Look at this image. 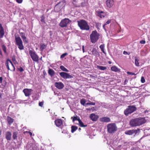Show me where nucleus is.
Instances as JSON below:
<instances>
[{
	"instance_id": "nucleus-1",
	"label": "nucleus",
	"mask_w": 150,
	"mask_h": 150,
	"mask_svg": "<svg viewBox=\"0 0 150 150\" xmlns=\"http://www.w3.org/2000/svg\"><path fill=\"white\" fill-rule=\"evenodd\" d=\"M146 120L144 118H137L133 119L129 122L130 125L132 127L139 126L145 123Z\"/></svg>"
},
{
	"instance_id": "nucleus-2",
	"label": "nucleus",
	"mask_w": 150,
	"mask_h": 150,
	"mask_svg": "<svg viewBox=\"0 0 150 150\" xmlns=\"http://www.w3.org/2000/svg\"><path fill=\"white\" fill-rule=\"evenodd\" d=\"M79 26L82 30H88L90 29V27L87 23L84 20H81L77 21Z\"/></svg>"
},
{
	"instance_id": "nucleus-3",
	"label": "nucleus",
	"mask_w": 150,
	"mask_h": 150,
	"mask_svg": "<svg viewBox=\"0 0 150 150\" xmlns=\"http://www.w3.org/2000/svg\"><path fill=\"white\" fill-rule=\"evenodd\" d=\"M99 34L96 30L93 31L90 35V39L92 43H95L98 40Z\"/></svg>"
},
{
	"instance_id": "nucleus-4",
	"label": "nucleus",
	"mask_w": 150,
	"mask_h": 150,
	"mask_svg": "<svg viewBox=\"0 0 150 150\" xmlns=\"http://www.w3.org/2000/svg\"><path fill=\"white\" fill-rule=\"evenodd\" d=\"M107 131L109 133H112L116 131L117 127L115 123H110L107 125Z\"/></svg>"
},
{
	"instance_id": "nucleus-5",
	"label": "nucleus",
	"mask_w": 150,
	"mask_h": 150,
	"mask_svg": "<svg viewBox=\"0 0 150 150\" xmlns=\"http://www.w3.org/2000/svg\"><path fill=\"white\" fill-rule=\"evenodd\" d=\"M16 44L18 46L20 50L24 49V47L23 45V42L20 37L19 36H15Z\"/></svg>"
},
{
	"instance_id": "nucleus-6",
	"label": "nucleus",
	"mask_w": 150,
	"mask_h": 150,
	"mask_svg": "<svg viewBox=\"0 0 150 150\" xmlns=\"http://www.w3.org/2000/svg\"><path fill=\"white\" fill-rule=\"evenodd\" d=\"M136 108L134 106H129L124 111V114L126 116L131 114L136 110Z\"/></svg>"
},
{
	"instance_id": "nucleus-7",
	"label": "nucleus",
	"mask_w": 150,
	"mask_h": 150,
	"mask_svg": "<svg viewBox=\"0 0 150 150\" xmlns=\"http://www.w3.org/2000/svg\"><path fill=\"white\" fill-rule=\"evenodd\" d=\"M29 53L33 61L36 62H38L39 57L35 51L31 50L29 51Z\"/></svg>"
},
{
	"instance_id": "nucleus-8",
	"label": "nucleus",
	"mask_w": 150,
	"mask_h": 150,
	"mask_svg": "<svg viewBox=\"0 0 150 150\" xmlns=\"http://www.w3.org/2000/svg\"><path fill=\"white\" fill-rule=\"evenodd\" d=\"M70 21V20L69 19L65 18L61 21L59 25L62 27H66Z\"/></svg>"
},
{
	"instance_id": "nucleus-9",
	"label": "nucleus",
	"mask_w": 150,
	"mask_h": 150,
	"mask_svg": "<svg viewBox=\"0 0 150 150\" xmlns=\"http://www.w3.org/2000/svg\"><path fill=\"white\" fill-rule=\"evenodd\" d=\"M59 74L62 78L65 79H69L73 78V76L65 72H60Z\"/></svg>"
},
{
	"instance_id": "nucleus-10",
	"label": "nucleus",
	"mask_w": 150,
	"mask_h": 150,
	"mask_svg": "<svg viewBox=\"0 0 150 150\" xmlns=\"http://www.w3.org/2000/svg\"><path fill=\"white\" fill-rule=\"evenodd\" d=\"M33 90L31 89L25 88L23 90V92L24 93L25 96L26 97L29 96L31 95V93L33 91Z\"/></svg>"
},
{
	"instance_id": "nucleus-11",
	"label": "nucleus",
	"mask_w": 150,
	"mask_h": 150,
	"mask_svg": "<svg viewBox=\"0 0 150 150\" xmlns=\"http://www.w3.org/2000/svg\"><path fill=\"white\" fill-rule=\"evenodd\" d=\"M139 129H132L129 130H127L125 132V133L126 134L129 135H132L133 134L135 133V135L137 133V131L139 130Z\"/></svg>"
},
{
	"instance_id": "nucleus-12",
	"label": "nucleus",
	"mask_w": 150,
	"mask_h": 150,
	"mask_svg": "<svg viewBox=\"0 0 150 150\" xmlns=\"http://www.w3.org/2000/svg\"><path fill=\"white\" fill-rule=\"evenodd\" d=\"M106 4L107 7L111 8L114 5V0H106Z\"/></svg>"
},
{
	"instance_id": "nucleus-13",
	"label": "nucleus",
	"mask_w": 150,
	"mask_h": 150,
	"mask_svg": "<svg viewBox=\"0 0 150 150\" xmlns=\"http://www.w3.org/2000/svg\"><path fill=\"white\" fill-rule=\"evenodd\" d=\"M55 87L58 89H62L64 87V85L62 82H56L55 83Z\"/></svg>"
},
{
	"instance_id": "nucleus-14",
	"label": "nucleus",
	"mask_w": 150,
	"mask_h": 150,
	"mask_svg": "<svg viewBox=\"0 0 150 150\" xmlns=\"http://www.w3.org/2000/svg\"><path fill=\"white\" fill-rule=\"evenodd\" d=\"M97 15L100 17V18H104L105 15V13L103 11H96Z\"/></svg>"
},
{
	"instance_id": "nucleus-15",
	"label": "nucleus",
	"mask_w": 150,
	"mask_h": 150,
	"mask_svg": "<svg viewBox=\"0 0 150 150\" xmlns=\"http://www.w3.org/2000/svg\"><path fill=\"white\" fill-rule=\"evenodd\" d=\"M89 117L91 120L93 121H96L98 118V115H96L94 113L91 114Z\"/></svg>"
},
{
	"instance_id": "nucleus-16",
	"label": "nucleus",
	"mask_w": 150,
	"mask_h": 150,
	"mask_svg": "<svg viewBox=\"0 0 150 150\" xmlns=\"http://www.w3.org/2000/svg\"><path fill=\"white\" fill-rule=\"evenodd\" d=\"M9 62L11 64L12 67L13 68V71H14L15 68L14 66L13 65V63H12L11 61L9 59H7L6 62V66L7 67L8 69L9 70H10V69L9 67V66H8V64H9Z\"/></svg>"
},
{
	"instance_id": "nucleus-17",
	"label": "nucleus",
	"mask_w": 150,
	"mask_h": 150,
	"mask_svg": "<svg viewBox=\"0 0 150 150\" xmlns=\"http://www.w3.org/2000/svg\"><path fill=\"white\" fill-rule=\"evenodd\" d=\"M54 122L56 125L58 127L61 126L63 123L62 120L60 119L55 120Z\"/></svg>"
},
{
	"instance_id": "nucleus-18",
	"label": "nucleus",
	"mask_w": 150,
	"mask_h": 150,
	"mask_svg": "<svg viewBox=\"0 0 150 150\" xmlns=\"http://www.w3.org/2000/svg\"><path fill=\"white\" fill-rule=\"evenodd\" d=\"M100 121L101 122H110V118L107 117H103L100 118Z\"/></svg>"
},
{
	"instance_id": "nucleus-19",
	"label": "nucleus",
	"mask_w": 150,
	"mask_h": 150,
	"mask_svg": "<svg viewBox=\"0 0 150 150\" xmlns=\"http://www.w3.org/2000/svg\"><path fill=\"white\" fill-rule=\"evenodd\" d=\"M4 34V29L1 25L0 24V38H2Z\"/></svg>"
},
{
	"instance_id": "nucleus-20",
	"label": "nucleus",
	"mask_w": 150,
	"mask_h": 150,
	"mask_svg": "<svg viewBox=\"0 0 150 150\" xmlns=\"http://www.w3.org/2000/svg\"><path fill=\"white\" fill-rule=\"evenodd\" d=\"M92 53L88 52L90 54L93 55L95 56H97L98 54V52L97 51L96 48H93L91 51Z\"/></svg>"
},
{
	"instance_id": "nucleus-21",
	"label": "nucleus",
	"mask_w": 150,
	"mask_h": 150,
	"mask_svg": "<svg viewBox=\"0 0 150 150\" xmlns=\"http://www.w3.org/2000/svg\"><path fill=\"white\" fill-rule=\"evenodd\" d=\"M11 134L10 132H7L6 134V138L8 140H10L11 138Z\"/></svg>"
},
{
	"instance_id": "nucleus-22",
	"label": "nucleus",
	"mask_w": 150,
	"mask_h": 150,
	"mask_svg": "<svg viewBox=\"0 0 150 150\" xmlns=\"http://www.w3.org/2000/svg\"><path fill=\"white\" fill-rule=\"evenodd\" d=\"M101 49V51L105 54H106V53L105 51V45L104 44L101 45L99 47Z\"/></svg>"
},
{
	"instance_id": "nucleus-23",
	"label": "nucleus",
	"mask_w": 150,
	"mask_h": 150,
	"mask_svg": "<svg viewBox=\"0 0 150 150\" xmlns=\"http://www.w3.org/2000/svg\"><path fill=\"white\" fill-rule=\"evenodd\" d=\"M7 121L9 125H11L13 122V120L12 118L8 117Z\"/></svg>"
},
{
	"instance_id": "nucleus-24",
	"label": "nucleus",
	"mask_w": 150,
	"mask_h": 150,
	"mask_svg": "<svg viewBox=\"0 0 150 150\" xmlns=\"http://www.w3.org/2000/svg\"><path fill=\"white\" fill-rule=\"evenodd\" d=\"M20 35L22 38L23 39V41L24 42H25V41H26V38L25 36V34L24 33H23L21 32L20 33Z\"/></svg>"
},
{
	"instance_id": "nucleus-25",
	"label": "nucleus",
	"mask_w": 150,
	"mask_h": 150,
	"mask_svg": "<svg viewBox=\"0 0 150 150\" xmlns=\"http://www.w3.org/2000/svg\"><path fill=\"white\" fill-rule=\"evenodd\" d=\"M111 70L113 71L117 72L119 71V69L116 66H114L112 67L111 68Z\"/></svg>"
},
{
	"instance_id": "nucleus-26",
	"label": "nucleus",
	"mask_w": 150,
	"mask_h": 150,
	"mask_svg": "<svg viewBox=\"0 0 150 150\" xmlns=\"http://www.w3.org/2000/svg\"><path fill=\"white\" fill-rule=\"evenodd\" d=\"M46 46L44 44L41 43L40 45V49L41 51H42L45 48Z\"/></svg>"
},
{
	"instance_id": "nucleus-27",
	"label": "nucleus",
	"mask_w": 150,
	"mask_h": 150,
	"mask_svg": "<svg viewBox=\"0 0 150 150\" xmlns=\"http://www.w3.org/2000/svg\"><path fill=\"white\" fill-rule=\"evenodd\" d=\"M78 120L79 122V125L81 127H85L87 126V125H84L83 123L80 119H79Z\"/></svg>"
},
{
	"instance_id": "nucleus-28",
	"label": "nucleus",
	"mask_w": 150,
	"mask_h": 150,
	"mask_svg": "<svg viewBox=\"0 0 150 150\" xmlns=\"http://www.w3.org/2000/svg\"><path fill=\"white\" fill-rule=\"evenodd\" d=\"M97 67L100 69V70H104L106 69L107 68L106 67L102 66H100L99 65H98L97 66Z\"/></svg>"
},
{
	"instance_id": "nucleus-29",
	"label": "nucleus",
	"mask_w": 150,
	"mask_h": 150,
	"mask_svg": "<svg viewBox=\"0 0 150 150\" xmlns=\"http://www.w3.org/2000/svg\"><path fill=\"white\" fill-rule=\"evenodd\" d=\"M86 101L84 99H81L80 100V103L81 104L85 106H86Z\"/></svg>"
},
{
	"instance_id": "nucleus-30",
	"label": "nucleus",
	"mask_w": 150,
	"mask_h": 150,
	"mask_svg": "<svg viewBox=\"0 0 150 150\" xmlns=\"http://www.w3.org/2000/svg\"><path fill=\"white\" fill-rule=\"evenodd\" d=\"M60 69L62 70L63 71L67 72H69V70L67 69L66 68H65L64 66H61L60 67Z\"/></svg>"
},
{
	"instance_id": "nucleus-31",
	"label": "nucleus",
	"mask_w": 150,
	"mask_h": 150,
	"mask_svg": "<svg viewBox=\"0 0 150 150\" xmlns=\"http://www.w3.org/2000/svg\"><path fill=\"white\" fill-rule=\"evenodd\" d=\"M138 62L139 60L136 57H135V64L136 66L137 67L139 66V64Z\"/></svg>"
},
{
	"instance_id": "nucleus-32",
	"label": "nucleus",
	"mask_w": 150,
	"mask_h": 150,
	"mask_svg": "<svg viewBox=\"0 0 150 150\" xmlns=\"http://www.w3.org/2000/svg\"><path fill=\"white\" fill-rule=\"evenodd\" d=\"M71 128V132L72 133L74 132L77 129V127L75 126H72Z\"/></svg>"
},
{
	"instance_id": "nucleus-33",
	"label": "nucleus",
	"mask_w": 150,
	"mask_h": 150,
	"mask_svg": "<svg viewBox=\"0 0 150 150\" xmlns=\"http://www.w3.org/2000/svg\"><path fill=\"white\" fill-rule=\"evenodd\" d=\"M88 101L89 102L86 103V105H95L96 103H95L91 102L90 101Z\"/></svg>"
},
{
	"instance_id": "nucleus-34",
	"label": "nucleus",
	"mask_w": 150,
	"mask_h": 150,
	"mask_svg": "<svg viewBox=\"0 0 150 150\" xmlns=\"http://www.w3.org/2000/svg\"><path fill=\"white\" fill-rule=\"evenodd\" d=\"M17 133L16 132H14L13 133V137L14 139H16L17 137Z\"/></svg>"
},
{
	"instance_id": "nucleus-35",
	"label": "nucleus",
	"mask_w": 150,
	"mask_h": 150,
	"mask_svg": "<svg viewBox=\"0 0 150 150\" xmlns=\"http://www.w3.org/2000/svg\"><path fill=\"white\" fill-rule=\"evenodd\" d=\"M49 73L51 75H52L54 74V71L51 69H49Z\"/></svg>"
},
{
	"instance_id": "nucleus-36",
	"label": "nucleus",
	"mask_w": 150,
	"mask_h": 150,
	"mask_svg": "<svg viewBox=\"0 0 150 150\" xmlns=\"http://www.w3.org/2000/svg\"><path fill=\"white\" fill-rule=\"evenodd\" d=\"M40 18H41V21L42 22H43V23H44L45 22V17L44 16H41V17H40Z\"/></svg>"
},
{
	"instance_id": "nucleus-37",
	"label": "nucleus",
	"mask_w": 150,
	"mask_h": 150,
	"mask_svg": "<svg viewBox=\"0 0 150 150\" xmlns=\"http://www.w3.org/2000/svg\"><path fill=\"white\" fill-rule=\"evenodd\" d=\"M2 47L3 49V50L4 51V52L6 53V47L4 45H3L2 46Z\"/></svg>"
},
{
	"instance_id": "nucleus-38",
	"label": "nucleus",
	"mask_w": 150,
	"mask_h": 150,
	"mask_svg": "<svg viewBox=\"0 0 150 150\" xmlns=\"http://www.w3.org/2000/svg\"><path fill=\"white\" fill-rule=\"evenodd\" d=\"M67 53H64L62 54L60 56L61 58H63L64 57L66 56L67 55Z\"/></svg>"
},
{
	"instance_id": "nucleus-39",
	"label": "nucleus",
	"mask_w": 150,
	"mask_h": 150,
	"mask_svg": "<svg viewBox=\"0 0 150 150\" xmlns=\"http://www.w3.org/2000/svg\"><path fill=\"white\" fill-rule=\"evenodd\" d=\"M127 74H129V75H136V74L132 72H129V71H127Z\"/></svg>"
},
{
	"instance_id": "nucleus-40",
	"label": "nucleus",
	"mask_w": 150,
	"mask_h": 150,
	"mask_svg": "<svg viewBox=\"0 0 150 150\" xmlns=\"http://www.w3.org/2000/svg\"><path fill=\"white\" fill-rule=\"evenodd\" d=\"M71 119L72 120V121L73 122H74L75 120H77V118L76 117H71Z\"/></svg>"
},
{
	"instance_id": "nucleus-41",
	"label": "nucleus",
	"mask_w": 150,
	"mask_h": 150,
	"mask_svg": "<svg viewBox=\"0 0 150 150\" xmlns=\"http://www.w3.org/2000/svg\"><path fill=\"white\" fill-rule=\"evenodd\" d=\"M141 82L142 83H144L145 82V79H144V78L142 76V77H141Z\"/></svg>"
},
{
	"instance_id": "nucleus-42",
	"label": "nucleus",
	"mask_w": 150,
	"mask_h": 150,
	"mask_svg": "<svg viewBox=\"0 0 150 150\" xmlns=\"http://www.w3.org/2000/svg\"><path fill=\"white\" fill-rule=\"evenodd\" d=\"M44 102H39V105L40 107H42L43 105Z\"/></svg>"
},
{
	"instance_id": "nucleus-43",
	"label": "nucleus",
	"mask_w": 150,
	"mask_h": 150,
	"mask_svg": "<svg viewBox=\"0 0 150 150\" xmlns=\"http://www.w3.org/2000/svg\"><path fill=\"white\" fill-rule=\"evenodd\" d=\"M140 43L142 44H144L146 42L145 40H142L140 41Z\"/></svg>"
},
{
	"instance_id": "nucleus-44",
	"label": "nucleus",
	"mask_w": 150,
	"mask_h": 150,
	"mask_svg": "<svg viewBox=\"0 0 150 150\" xmlns=\"http://www.w3.org/2000/svg\"><path fill=\"white\" fill-rule=\"evenodd\" d=\"M110 22H111V20H109L106 22V23L105 24H106V25L110 23Z\"/></svg>"
},
{
	"instance_id": "nucleus-45",
	"label": "nucleus",
	"mask_w": 150,
	"mask_h": 150,
	"mask_svg": "<svg viewBox=\"0 0 150 150\" xmlns=\"http://www.w3.org/2000/svg\"><path fill=\"white\" fill-rule=\"evenodd\" d=\"M18 70L20 72H22L24 71L22 67H20L18 69Z\"/></svg>"
},
{
	"instance_id": "nucleus-46",
	"label": "nucleus",
	"mask_w": 150,
	"mask_h": 150,
	"mask_svg": "<svg viewBox=\"0 0 150 150\" xmlns=\"http://www.w3.org/2000/svg\"><path fill=\"white\" fill-rule=\"evenodd\" d=\"M123 54L125 55H129V54H128V53L126 51H124L123 52Z\"/></svg>"
},
{
	"instance_id": "nucleus-47",
	"label": "nucleus",
	"mask_w": 150,
	"mask_h": 150,
	"mask_svg": "<svg viewBox=\"0 0 150 150\" xmlns=\"http://www.w3.org/2000/svg\"><path fill=\"white\" fill-rule=\"evenodd\" d=\"M16 1L18 3H21L22 2V0H16Z\"/></svg>"
},
{
	"instance_id": "nucleus-48",
	"label": "nucleus",
	"mask_w": 150,
	"mask_h": 150,
	"mask_svg": "<svg viewBox=\"0 0 150 150\" xmlns=\"http://www.w3.org/2000/svg\"><path fill=\"white\" fill-rule=\"evenodd\" d=\"M12 60L13 61V62H14L15 63V62H16V59H15V57H13L12 58Z\"/></svg>"
},
{
	"instance_id": "nucleus-49",
	"label": "nucleus",
	"mask_w": 150,
	"mask_h": 150,
	"mask_svg": "<svg viewBox=\"0 0 150 150\" xmlns=\"http://www.w3.org/2000/svg\"><path fill=\"white\" fill-rule=\"evenodd\" d=\"M3 78L2 77H0V83H1L2 82Z\"/></svg>"
},
{
	"instance_id": "nucleus-50",
	"label": "nucleus",
	"mask_w": 150,
	"mask_h": 150,
	"mask_svg": "<svg viewBox=\"0 0 150 150\" xmlns=\"http://www.w3.org/2000/svg\"><path fill=\"white\" fill-rule=\"evenodd\" d=\"M28 133H29V134H30V136H32V132H28Z\"/></svg>"
},
{
	"instance_id": "nucleus-51",
	"label": "nucleus",
	"mask_w": 150,
	"mask_h": 150,
	"mask_svg": "<svg viewBox=\"0 0 150 150\" xmlns=\"http://www.w3.org/2000/svg\"><path fill=\"white\" fill-rule=\"evenodd\" d=\"M92 109V108H87L86 110H91Z\"/></svg>"
},
{
	"instance_id": "nucleus-52",
	"label": "nucleus",
	"mask_w": 150,
	"mask_h": 150,
	"mask_svg": "<svg viewBox=\"0 0 150 150\" xmlns=\"http://www.w3.org/2000/svg\"><path fill=\"white\" fill-rule=\"evenodd\" d=\"M105 25H106V24H105L103 25V27L104 29H105Z\"/></svg>"
},
{
	"instance_id": "nucleus-53",
	"label": "nucleus",
	"mask_w": 150,
	"mask_h": 150,
	"mask_svg": "<svg viewBox=\"0 0 150 150\" xmlns=\"http://www.w3.org/2000/svg\"><path fill=\"white\" fill-rule=\"evenodd\" d=\"M81 5L82 6H84V4H83V3H82L81 4Z\"/></svg>"
},
{
	"instance_id": "nucleus-54",
	"label": "nucleus",
	"mask_w": 150,
	"mask_h": 150,
	"mask_svg": "<svg viewBox=\"0 0 150 150\" xmlns=\"http://www.w3.org/2000/svg\"><path fill=\"white\" fill-rule=\"evenodd\" d=\"M82 50L83 52H85L84 49H82Z\"/></svg>"
},
{
	"instance_id": "nucleus-55",
	"label": "nucleus",
	"mask_w": 150,
	"mask_h": 150,
	"mask_svg": "<svg viewBox=\"0 0 150 150\" xmlns=\"http://www.w3.org/2000/svg\"><path fill=\"white\" fill-rule=\"evenodd\" d=\"M57 7H58V6L57 5H56V6H55V8H57Z\"/></svg>"
},
{
	"instance_id": "nucleus-56",
	"label": "nucleus",
	"mask_w": 150,
	"mask_h": 150,
	"mask_svg": "<svg viewBox=\"0 0 150 150\" xmlns=\"http://www.w3.org/2000/svg\"><path fill=\"white\" fill-rule=\"evenodd\" d=\"M84 49V45L82 46V49Z\"/></svg>"
},
{
	"instance_id": "nucleus-57",
	"label": "nucleus",
	"mask_w": 150,
	"mask_h": 150,
	"mask_svg": "<svg viewBox=\"0 0 150 150\" xmlns=\"http://www.w3.org/2000/svg\"><path fill=\"white\" fill-rule=\"evenodd\" d=\"M109 64H111V62H110H110H109Z\"/></svg>"
},
{
	"instance_id": "nucleus-58",
	"label": "nucleus",
	"mask_w": 150,
	"mask_h": 150,
	"mask_svg": "<svg viewBox=\"0 0 150 150\" xmlns=\"http://www.w3.org/2000/svg\"><path fill=\"white\" fill-rule=\"evenodd\" d=\"M28 132H27V131H26V132H24V133H28Z\"/></svg>"
},
{
	"instance_id": "nucleus-59",
	"label": "nucleus",
	"mask_w": 150,
	"mask_h": 150,
	"mask_svg": "<svg viewBox=\"0 0 150 150\" xmlns=\"http://www.w3.org/2000/svg\"><path fill=\"white\" fill-rule=\"evenodd\" d=\"M40 59L41 60H42V57L40 58Z\"/></svg>"
},
{
	"instance_id": "nucleus-60",
	"label": "nucleus",
	"mask_w": 150,
	"mask_h": 150,
	"mask_svg": "<svg viewBox=\"0 0 150 150\" xmlns=\"http://www.w3.org/2000/svg\"><path fill=\"white\" fill-rule=\"evenodd\" d=\"M1 94H0V98H1Z\"/></svg>"
},
{
	"instance_id": "nucleus-61",
	"label": "nucleus",
	"mask_w": 150,
	"mask_h": 150,
	"mask_svg": "<svg viewBox=\"0 0 150 150\" xmlns=\"http://www.w3.org/2000/svg\"><path fill=\"white\" fill-rule=\"evenodd\" d=\"M76 0H73V1H74V2H75L76 1Z\"/></svg>"
},
{
	"instance_id": "nucleus-62",
	"label": "nucleus",
	"mask_w": 150,
	"mask_h": 150,
	"mask_svg": "<svg viewBox=\"0 0 150 150\" xmlns=\"http://www.w3.org/2000/svg\"><path fill=\"white\" fill-rule=\"evenodd\" d=\"M94 109H95L94 108V107H93V111H94Z\"/></svg>"
},
{
	"instance_id": "nucleus-63",
	"label": "nucleus",
	"mask_w": 150,
	"mask_h": 150,
	"mask_svg": "<svg viewBox=\"0 0 150 150\" xmlns=\"http://www.w3.org/2000/svg\"><path fill=\"white\" fill-rule=\"evenodd\" d=\"M79 49H75V51H76L77 50H79Z\"/></svg>"
},
{
	"instance_id": "nucleus-64",
	"label": "nucleus",
	"mask_w": 150,
	"mask_h": 150,
	"mask_svg": "<svg viewBox=\"0 0 150 150\" xmlns=\"http://www.w3.org/2000/svg\"><path fill=\"white\" fill-rule=\"evenodd\" d=\"M79 130H80V129H81V128H79Z\"/></svg>"
}]
</instances>
